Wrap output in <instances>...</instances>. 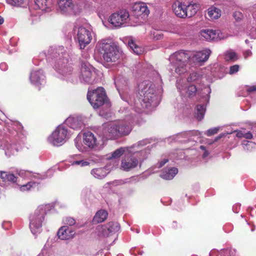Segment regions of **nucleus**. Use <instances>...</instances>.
I'll return each instance as SVG.
<instances>
[{"label":"nucleus","instance_id":"1","mask_svg":"<svg viewBox=\"0 0 256 256\" xmlns=\"http://www.w3.org/2000/svg\"><path fill=\"white\" fill-rule=\"evenodd\" d=\"M154 84L150 80H145L138 84V96L137 100L130 97L129 104L140 113L142 109L156 107L160 102V96L155 93Z\"/></svg>","mask_w":256,"mask_h":256},{"label":"nucleus","instance_id":"42","mask_svg":"<svg viewBox=\"0 0 256 256\" xmlns=\"http://www.w3.org/2000/svg\"><path fill=\"white\" fill-rule=\"evenodd\" d=\"M7 2L13 6H20L24 3V0H6Z\"/></svg>","mask_w":256,"mask_h":256},{"label":"nucleus","instance_id":"10","mask_svg":"<svg viewBox=\"0 0 256 256\" xmlns=\"http://www.w3.org/2000/svg\"><path fill=\"white\" fill-rule=\"evenodd\" d=\"M71 136L70 132L64 124H60L48 137V142L54 146H60L64 144Z\"/></svg>","mask_w":256,"mask_h":256},{"label":"nucleus","instance_id":"32","mask_svg":"<svg viewBox=\"0 0 256 256\" xmlns=\"http://www.w3.org/2000/svg\"><path fill=\"white\" fill-rule=\"evenodd\" d=\"M210 256H236V251L234 249L222 250L220 252L213 250L210 252Z\"/></svg>","mask_w":256,"mask_h":256},{"label":"nucleus","instance_id":"3","mask_svg":"<svg viewBox=\"0 0 256 256\" xmlns=\"http://www.w3.org/2000/svg\"><path fill=\"white\" fill-rule=\"evenodd\" d=\"M48 58L56 59L54 68L60 74L61 78L68 81H73L76 77L73 72L72 67L68 63V53L65 52L63 46H60L58 48H50L46 56Z\"/></svg>","mask_w":256,"mask_h":256},{"label":"nucleus","instance_id":"56","mask_svg":"<svg viewBox=\"0 0 256 256\" xmlns=\"http://www.w3.org/2000/svg\"><path fill=\"white\" fill-rule=\"evenodd\" d=\"M240 204H234L232 207V210L235 213H238L240 209Z\"/></svg>","mask_w":256,"mask_h":256},{"label":"nucleus","instance_id":"26","mask_svg":"<svg viewBox=\"0 0 256 256\" xmlns=\"http://www.w3.org/2000/svg\"><path fill=\"white\" fill-rule=\"evenodd\" d=\"M8 130L14 136H17L18 138H21L24 136V130L22 125L18 122H10L8 123Z\"/></svg>","mask_w":256,"mask_h":256},{"label":"nucleus","instance_id":"63","mask_svg":"<svg viewBox=\"0 0 256 256\" xmlns=\"http://www.w3.org/2000/svg\"><path fill=\"white\" fill-rule=\"evenodd\" d=\"M5 224H8V226H10V223L9 222H4L2 224V226L4 229H7L8 228L5 227Z\"/></svg>","mask_w":256,"mask_h":256},{"label":"nucleus","instance_id":"48","mask_svg":"<svg viewBox=\"0 0 256 256\" xmlns=\"http://www.w3.org/2000/svg\"><path fill=\"white\" fill-rule=\"evenodd\" d=\"M64 222L66 224H68L69 226H73L76 224V220H74V218L70 217H68L66 218L64 220Z\"/></svg>","mask_w":256,"mask_h":256},{"label":"nucleus","instance_id":"12","mask_svg":"<svg viewBox=\"0 0 256 256\" xmlns=\"http://www.w3.org/2000/svg\"><path fill=\"white\" fill-rule=\"evenodd\" d=\"M80 80L82 82L90 84L98 82L97 72L90 63L82 62Z\"/></svg>","mask_w":256,"mask_h":256},{"label":"nucleus","instance_id":"44","mask_svg":"<svg viewBox=\"0 0 256 256\" xmlns=\"http://www.w3.org/2000/svg\"><path fill=\"white\" fill-rule=\"evenodd\" d=\"M151 34H153V38L156 40H161L163 37V34L160 31H153L151 32Z\"/></svg>","mask_w":256,"mask_h":256},{"label":"nucleus","instance_id":"4","mask_svg":"<svg viewBox=\"0 0 256 256\" xmlns=\"http://www.w3.org/2000/svg\"><path fill=\"white\" fill-rule=\"evenodd\" d=\"M140 142L138 150L136 153H126L121 162L120 168L124 171L128 172L138 166H141L142 162L146 160L150 154L151 146H148L144 148L146 144L150 143V139H144L138 141Z\"/></svg>","mask_w":256,"mask_h":256},{"label":"nucleus","instance_id":"39","mask_svg":"<svg viewBox=\"0 0 256 256\" xmlns=\"http://www.w3.org/2000/svg\"><path fill=\"white\" fill-rule=\"evenodd\" d=\"M128 45L134 52L138 55L141 54L143 52L142 48L138 46L132 40H128Z\"/></svg>","mask_w":256,"mask_h":256},{"label":"nucleus","instance_id":"17","mask_svg":"<svg viewBox=\"0 0 256 256\" xmlns=\"http://www.w3.org/2000/svg\"><path fill=\"white\" fill-rule=\"evenodd\" d=\"M120 229V224L114 222H110L106 225L98 226L96 228L98 234L102 236H108L118 232Z\"/></svg>","mask_w":256,"mask_h":256},{"label":"nucleus","instance_id":"37","mask_svg":"<svg viewBox=\"0 0 256 256\" xmlns=\"http://www.w3.org/2000/svg\"><path fill=\"white\" fill-rule=\"evenodd\" d=\"M208 14L211 19H218L221 16V10L216 7H210L208 9Z\"/></svg>","mask_w":256,"mask_h":256},{"label":"nucleus","instance_id":"22","mask_svg":"<svg viewBox=\"0 0 256 256\" xmlns=\"http://www.w3.org/2000/svg\"><path fill=\"white\" fill-rule=\"evenodd\" d=\"M83 142L87 146L90 148L99 149L100 148V138L90 132H87L84 133L83 136Z\"/></svg>","mask_w":256,"mask_h":256},{"label":"nucleus","instance_id":"43","mask_svg":"<svg viewBox=\"0 0 256 256\" xmlns=\"http://www.w3.org/2000/svg\"><path fill=\"white\" fill-rule=\"evenodd\" d=\"M75 146L76 148L80 152H82L84 150V148L80 142V137H76L74 140Z\"/></svg>","mask_w":256,"mask_h":256},{"label":"nucleus","instance_id":"38","mask_svg":"<svg viewBox=\"0 0 256 256\" xmlns=\"http://www.w3.org/2000/svg\"><path fill=\"white\" fill-rule=\"evenodd\" d=\"M186 8L187 16L192 17L196 13L199 8V5L196 4H189L186 6Z\"/></svg>","mask_w":256,"mask_h":256},{"label":"nucleus","instance_id":"58","mask_svg":"<svg viewBox=\"0 0 256 256\" xmlns=\"http://www.w3.org/2000/svg\"><path fill=\"white\" fill-rule=\"evenodd\" d=\"M236 136L238 138H244V131L239 130L237 132Z\"/></svg>","mask_w":256,"mask_h":256},{"label":"nucleus","instance_id":"2","mask_svg":"<svg viewBox=\"0 0 256 256\" xmlns=\"http://www.w3.org/2000/svg\"><path fill=\"white\" fill-rule=\"evenodd\" d=\"M176 88L182 95L190 97L195 95L198 92L202 98V104H198L196 109V117L198 120L203 119L206 110V105L209 102L211 89L209 86H204L200 91H198L196 86L188 84L185 79L180 78L177 80Z\"/></svg>","mask_w":256,"mask_h":256},{"label":"nucleus","instance_id":"7","mask_svg":"<svg viewBox=\"0 0 256 256\" xmlns=\"http://www.w3.org/2000/svg\"><path fill=\"white\" fill-rule=\"evenodd\" d=\"M104 60L108 62H116L120 58L118 48L110 39H103L99 41L96 45Z\"/></svg>","mask_w":256,"mask_h":256},{"label":"nucleus","instance_id":"57","mask_svg":"<svg viewBox=\"0 0 256 256\" xmlns=\"http://www.w3.org/2000/svg\"><path fill=\"white\" fill-rule=\"evenodd\" d=\"M122 183V182L121 180H114V181L109 182L108 184L112 186H116Z\"/></svg>","mask_w":256,"mask_h":256},{"label":"nucleus","instance_id":"35","mask_svg":"<svg viewBox=\"0 0 256 256\" xmlns=\"http://www.w3.org/2000/svg\"><path fill=\"white\" fill-rule=\"evenodd\" d=\"M38 180H32L28 182L27 184L20 186V190L21 192L28 191L36 188L39 184Z\"/></svg>","mask_w":256,"mask_h":256},{"label":"nucleus","instance_id":"64","mask_svg":"<svg viewBox=\"0 0 256 256\" xmlns=\"http://www.w3.org/2000/svg\"><path fill=\"white\" fill-rule=\"evenodd\" d=\"M4 18L2 16H0V25L4 23Z\"/></svg>","mask_w":256,"mask_h":256},{"label":"nucleus","instance_id":"59","mask_svg":"<svg viewBox=\"0 0 256 256\" xmlns=\"http://www.w3.org/2000/svg\"><path fill=\"white\" fill-rule=\"evenodd\" d=\"M37 256H50V254L47 250L44 249L42 250L41 253H40Z\"/></svg>","mask_w":256,"mask_h":256},{"label":"nucleus","instance_id":"41","mask_svg":"<svg viewBox=\"0 0 256 256\" xmlns=\"http://www.w3.org/2000/svg\"><path fill=\"white\" fill-rule=\"evenodd\" d=\"M202 74L200 72H194L191 73L186 80L187 82H196L201 78Z\"/></svg>","mask_w":256,"mask_h":256},{"label":"nucleus","instance_id":"6","mask_svg":"<svg viewBox=\"0 0 256 256\" xmlns=\"http://www.w3.org/2000/svg\"><path fill=\"white\" fill-rule=\"evenodd\" d=\"M54 206L52 204L40 205L36 210L30 217V228L33 234H40L42 231V222L48 212L53 208Z\"/></svg>","mask_w":256,"mask_h":256},{"label":"nucleus","instance_id":"11","mask_svg":"<svg viewBox=\"0 0 256 256\" xmlns=\"http://www.w3.org/2000/svg\"><path fill=\"white\" fill-rule=\"evenodd\" d=\"M133 18L132 16H130L129 12L126 10H121L112 14L108 18L109 22L114 27H122L128 26H135L130 21Z\"/></svg>","mask_w":256,"mask_h":256},{"label":"nucleus","instance_id":"20","mask_svg":"<svg viewBox=\"0 0 256 256\" xmlns=\"http://www.w3.org/2000/svg\"><path fill=\"white\" fill-rule=\"evenodd\" d=\"M200 36L208 41L218 40L226 38V34L220 30L211 29L202 30L200 32Z\"/></svg>","mask_w":256,"mask_h":256},{"label":"nucleus","instance_id":"52","mask_svg":"<svg viewBox=\"0 0 256 256\" xmlns=\"http://www.w3.org/2000/svg\"><path fill=\"white\" fill-rule=\"evenodd\" d=\"M168 158H164L163 160H160L158 163L157 164H158V168H162V166H164V164H165L167 162H168Z\"/></svg>","mask_w":256,"mask_h":256},{"label":"nucleus","instance_id":"36","mask_svg":"<svg viewBox=\"0 0 256 256\" xmlns=\"http://www.w3.org/2000/svg\"><path fill=\"white\" fill-rule=\"evenodd\" d=\"M36 6L42 10H46L51 5L50 0H35Z\"/></svg>","mask_w":256,"mask_h":256},{"label":"nucleus","instance_id":"34","mask_svg":"<svg viewBox=\"0 0 256 256\" xmlns=\"http://www.w3.org/2000/svg\"><path fill=\"white\" fill-rule=\"evenodd\" d=\"M108 216V212L104 210H100L98 211L93 218L94 223H100L104 222Z\"/></svg>","mask_w":256,"mask_h":256},{"label":"nucleus","instance_id":"18","mask_svg":"<svg viewBox=\"0 0 256 256\" xmlns=\"http://www.w3.org/2000/svg\"><path fill=\"white\" fill-rule=\"evenodd\" d=\"M132 12L134 16L136 18V23L144 18L150 13L148 6L144 2L135 3L132 7Z\"/></svg>","mask_w":256,"mask_h":256},{"label":"nucleus","instance_id":"47","mask_svg":"<svg viewBox=\"0 0 256 256\" xmlns=\"http://www.w3.org/2000/svg\"><path fill=\"white\" fill-rule=\"evenodd\" d=\"M240 68V66L238 64H235L231 66L230 68L229 74H233L237 72Z\"/></svg>","mask_w":256,"mask_h":256},{"label":"nucleus","instance_id":"31","mask_svg":"<svg viewBox=\"0 0 256 256\" xmlns=\"http://www.w3.org/2000/svg\"><path fill=\"white\" fill-rule=\"evenodd\" d=\"M178 170L176 168H169L164 169L160 176L162 178L166 180H172L178 174Z\"/></svg>","mask_w":256,"mask_h":256},{"label":"nucleus","instance_id":"49","mask_svg":"<svg viewBox=\"0 0 256 256\" xmlns=\"http://www.w3.org/2000/svg\"><path fill=\"white\" fill-rule=\"evenodd\" d=\"M234 17L237 21L241 20L243 18L242 14L238 11L235 12L233 14Z\"/></svg>","mask_w":256,"mask_h":256},{"label":"nucleus","instance_id":"27","mask_svg":"<svg viewBox=\"0 0 256 256\" xmlns=\"http://www.w3.org/2000/svg\"><path fill=\"white\" fill-rule=\"evenodd\" d=\"M186 5L178 0L176 1L172 4V10L176 15L180 18L187 16Z\"/></svg>","mask_w":256,"mask_h":256},{"label":"nucleus","instance_id":"21","mask_svg":"<svg viewBox=\"0 0 256 256\" xmlns=\"http://www.w3.org/2000/svg\"><path fill=\"white\" fill-rule=\"evenodd\" d=\"M30 80L31 83L38 88L46 84V76L42 70H34L30 73Z\"/></svg>","mask_w":256,"mask_h":256},{"label":"nucleus","instance_id":"33","mask_svg":"<svg viewBox=\"0 0 256 256\" xmlns=\"http://www.w3.org/2000/svg\"><path fill=\"white\" fill-rule=\"evenodd\" d=\"M18 177L14 174L8 172L2 171V180L3 182L10 184H15L17 182Z\"/></svg>","mask_w":256,"mask_h":256},{"label":"nucleus","instance_id":"23","mask_svg":"<svg viewBox=\"0 0 256 256\" xmlns=\"http://www.w3.org/2000/svg\"><path fill=\"white\" fill-rule=\"evenodd\" d=\"M0 149L4 152V154L8 158L15 156L18 150L17 144L8 140L0 142Z\"/></svg>","mask_w":256,"mask_h":256},{"label":"nucleus","instance_id":"61","mask_svg":"<svg viewBox=\"0 0 256 256\" xmlns=\"http://www.w3.org/2000/svg\"><path fill=\"white\" fill-rule=\"evenodd\" d=\"M246 144H245L244 142L242 143V144L244 145V150H248V148H247L248 146H250L251 144H253V143L251 142L246 141Z\"/></svg>","mask_w":256,"mask_h":256},{"label":"nucleus","instance_id":"24","mask_svg":"<svg viewBox=\"0 0 256 256\" xmlns=\"http://www.w3.org/2000/svg\"><path fill=\"white\" fill-rule=\"evenodd\" d=\"M64 123L75 130H80L84 128V118L82 116H70L65 120Z\"/></svg>","mask_w":256,"mask_h":256},{"label":"nucleus","instance_id":"62","mask_svg":"<svg viewBox=\"0 0 256 256\" xmlns=\"http://www.w3.org/2000/svg\"><path fill=\"white\" fill-rule=\"evenodd\" d=\"M226 134H220L216 138V140L220 139V138H222V137L224 136H226Z\"/></svg>","mask_w":256,"mask_h":256},{"label":"nucleus","instance_id":"40","mask_svg":"<svg viewBox=\"0 0 256 256\" xmlns=\"http://www.w3.org/2000/svg\"><path fill=\"white\" fill-rule=\"evenodd\" d=\"M238 58V54L232 50H229L225 54V59L227 61L235 62Z\"/></svg>","mask_w":256,"mask_h":256},{"label":"nucleus","instance_id":"16","mask_svg":"<svg viewBox=\"0 0 256 256\" xmlns=\"http://www.w3.org/2000/svg\"><path fill=\"white\" fill-rule=\"evenodd\" d=\"M186 52L190 56L189 64L193 66L206 61L210 57L211 51L209 49H204L194 52Z\"/></svg>","mask_w":256,"mask_h":256},{"label":"nucleus","instance_id":"53","mask_svg":"<svg viewBox=\"0 0 256 256\" xmlns=\"http://www.w3.org/2000/svg\"><path fill=\"white\" fill-rule=\"evenodd\" d=\"M253 138V134L250 132H245L244 131V138L246 139H252Z\"/></svg>","mask_w":256,"mask_h":256},{"label":"nucleus","instance_id":"25","mask_svg":"<svg viewBox=\"0 0 256 256\" xmlns=\"http://www.w3.org/2000/svg\"><path fill=\"white\" fill-rule=\"evenodd\" d=\"M200 132L198 130L185 132L172 136V138L174 141L180 142H187L191 140L192 137L194 136L200 135Z\"/></svg>","mask_w":256,"mask_h":256},{"label":"nucleus","instance_id":"29","mask_svg":"<svg viewBox=\"0 0 256 256\" xmlns=\"http://www.w3.org/2000/svg\"><path fill=\"white\" fill-rule=\"evenodd\" d=\"M16 172L20 176L24 178L32 180H40L44 178L40 174L36 173H32L28 170H16Z\"/></svg>","mask_w":256,"mask_h":256},{"label":"nucleus","instance_id":"9","mask_svg":"<svg viewBox=\"0 0 256 256\" xmlns=\"http://www.w3.org/2000/svg\"><path fill=\"white\" fill-rule=\"evenodd\" d=\"M75 40L78 42L80 49H84L89 44L93 37L94 32L90 26H80L77 23L73 28Z\"/></svg>","mask_w":256,"mask_h":256},{"label":"nucleus","instance_id":"60","mask_svg":"<svg viewBox=\"0 0 256 256\" xmlns=\"http://www.w3.org/2000/svg\"><path fill=\"white\" fill-rule=\"evenodd\" d=\"M0 68L4 71L8 69V65L5 62H2L0 64Z\"/></svg>","mask_w":256,"mask_h":256},{"label":"nucleus","instance_id":"50","mask_svg":"<svg viewBox=\"0 0 256 256\" xmlns=\"http://www.w3.org/2000/svg\"><path fill=\"white\" fill-rule=\"evenodd\" d=\"M40 14H35L34 12H31V17H32V24H34L35 22L39 20L40 19Z\"/></svg>","mask_w":256,"mask_h":256},{"label":"nucleus","instance_id":"13","mask_svg":"<svg viewBox=\"0 0 256 256\" xmlns=\"http://www.w3.org/2000/svg\"><path fill=\"white\" fill-rule=\"evenodd\" d=\"M106 98L104 90L102 87H98L92 91L89 90L88 92V100L94 109L102 106L106 100Z\"/></svg>","mask_w":256,"mask_h":256},{"label":"nucleus","instance_id":"54","mask_svg":"<svg viewBox=\"0 0 256 256\" xmlns=\"http://www.w3.org/2000/svg\"><path fill=\"white\" fill-rule=\"evenodd\" d=\"M243 54H244V58H247L248 57H249L252 55V52L250 50H244L243 52Z\"/></svg>","mask_w":256,"mask_h":256},{"label":"nucleus","instance_id":"5","mask_svg":"<svg viewBox=\"0 0 256 256\" xmlns=\"http://www.w3.org/2000/svg\"><path fill=\"white\" fill-rule=\"evenodd\" d=\"M134 120L132 114H128L124 120L106 123L103 125V134L108 139H116L128 135L132 130Z\"/></svg>","mask_w":256,"mask_h":256},{"label":"nucleus","instance_id":"15","mask_svg":"<svg viewBox=\"0 0 256 256\" xmlns=\"http://www.w3.org/2000/svg\"><path fill=\"white\" fill-rule=\"evenodd\" d=\"M114 84L122 100L130 103V88L128 80L122 76H118L114 80Z\"/></svg>","mask_w":256,"mask_h":256},{"label":"nucleus","instance_id":"45","mask_svg":"<svg viewBox=\"0 0 256 256\" xmlns=\"http://www.w3.org/2000/svg\"><path fill=\"white\" fill-rule=\"evenodd\" d=\"M89 164V162L84 160H74L72 164V165H78L81 166H87Z\"/></svg>","mask_w":256,"mask_h":256},{"label":"nucleus","instance_id":"14","mask_svg":"<svg viewBox=\"0 0 256 256\" xmlns=\"http://www.w3.org/2000/svg\"><path fill=\"white\" fill-rule=\"evenodd\" d=\"M58 10L65 16L76 15L80 13L79 5L73 0H58Z\"/></svg>","mask_w":256,"mask_h":256},{"label":"nucleus","instance_id":"19","mask_svg":"<svg viewBox=\"0 0 256 256\" xmlns=\"http://www.w3.org/2000/svg\"><path fill=\"white\" fill-rule=\"evenodd\" d=\"M140 144V142H136L129 147H121L112 152L110 155L106 156V159L110 160L112 159H115L119 158L121 156L126 153L130 152V153H136L138 150V146Z\"/></svg>","mask_w":256,"mask_h":256},{"label":"nucleus","instance_id":"28","mask_svg":"<svg viewBox=\"0 0 256 256\" xmlns=\"http://www.w3.org/2000/svg\"><path fill=\"white\" fill-rule=\"evenodd\" d=\"M75 234V232L67 226L61 227L57 232L59 238L64 240L72 238Z\"/></svg>","mask_w":256,"mask_h":256},{"label":"nucleus","instance_id":"8","mask_svg":"<svg viewBox=\"0 0 256 256\" xmlns=\"http://www.w3.org/2000/svg\"><path fill=\"white\" fill-rule=\"evenodd\" d=\"M190 56L186 52L180 50L171 54L169 60L172 70L178 75H182L186 73L190 66L189 64Z\"/></svg>","mask_w":256,"mask_h":256},{"label":"nucleus","instance_id":"30","mask_svg":"<svg viewBox=\"0 0 256 256\" xmlns=\"http://www.w3.org/2000/svg\"><path fill=\"white\" fill-rule=\"evenodd\" d=\"M110 172V170L107 167L94 168L91 170L90 174L95 178L102 179Z\"/></svg>","mask_w":256,"mask_h":256},{"label":"nucleus","instance_id":"55","mask_svg":"<svg viewBox=\"0 0 256 256\" xmlns=\"http://www.w3.org/2000/svg\"><path fill=\"white\" fill-rule=\"evenodd\" d=\"M200 149L202 150H203L204 152L203 154H202V157L204 158H206V156H208V152L206 150V147L204 146H200Z\"/></svg>","mask_w":256,"mask_h":256},{"label":"nucleus","instance_id":"46","mask_svg":"<svg viewBox=\"0 0 256 256\" xmlns=\"http://www.w3.org/2000/svg\"><path fill=\"white\" fill-rule=\"evenodd\" d=\"M219 130V128H210L205 132V134L207 136H211L216 134Z\"/></svg>","mask_w":256,"mask_h":256},{"label":"nucleus","instance_id":"51","mask_svg":"<svg viewBox=\"0 0 256 256\" xmlns=\"http://www.w3.org/2000/svg\"><path fill=\"white\" fill-rule=\"evenodd\" d=\"M245 90L249 94L256 92V84L252 86H246L245 88Z\"/></svg>","mask_w":256,"mask_h":256}]
</instances>
